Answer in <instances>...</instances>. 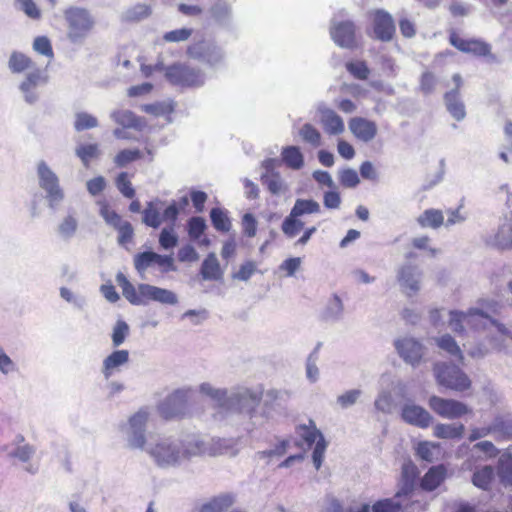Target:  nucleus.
I'll return each instance as SVG.
<instances>
[{
  "mask_svg": "<svg viewBox=\"0 0 512 512\" xmlns=\"http://www.w3.org/2000/svg\"><path fill=\"white\" fill-rule=\"evenodd\" d=\"M117 282L122 289L123 296L133 305H145L150 300L164 304H175L177 302L173 292L149 284H140L136 288L122 274L117 276Z\"/></svg>",
  "mask_w": 512,
  "mask_h": 512,
  "instance_id": "f257e3e1",
  "label": "nucleus"
},
{
  "mask_svg": "<svg viewBox=\"0 0 512 512\" xmlns=\"http://www.w3.org/2000/svg\"><path fill=\"white\" fill-rule=\"evenodd\" d=\"M63 15L67 25V37L71 42H82L93 30L95 21L87 9L69 7Z\"/></svg>",
  "mask_w": 512,
  "mask_h": 512,
  "instance_id": "f03ea898",
  "label": "nucleus"
},
{
  "mask_svg": "<svg viewBox=\"0 0 512 512\" xmlns=\"http://www.w3.org/2000/svg\"><path fill=\"white\" fill-rule=\"evenodd\" d=\"M491 317L479 309H469L466 313L459 311L450 312L449 325L459 336L467 330L480 331L485 329Z\"/></svg>",
  "mask_w": 512,
  "mask_h": 512,
  "instance_id": "7ed1b4c3",
  "label": "nucleus"
},
{
  "mask_svg": "<svg viewBox=\"0 0 512 512\" xmlns=\"http://www.w3.org/2000/svg\"><path fill=\"white\" fill-rule=\"evenodd\" d=\"M434 372L437 383L447 389L463 392L471 387L469 377L456 365L437 363Z\"/></svg>",
  "mask_w": 512,
  "mask_h": 512,
  "instance_id": "20e7f679",
  "label": "nucleus"
},
{
  "mask_svg": "<svg viewBox=\"0 0 512 512\" xmlns=\"http://www.w3.org/2000/svg\"><path fill=\"white\" fill-rule=\"evenodd\" d=\"M296 434L309 448L315 443L312 458L316 469H319L326 449V442L322 433L317 429L313 420L309 424H300L295 429Z\"/></svg>",
  "mask_w": 512,
  "mask_h": 512,
  "instance_id": "39448f33",
  "label": "nucleus"
},
{
  "mask_svg": "<svg viewBox=\"0 0 512 512\" xmlns=\"http://www.w3.org/2000/svg\"><path fill=\"white\" fill-rule=\"evenodd\" d=\"M449 43L463 53L472 54L476 57H486L491 60H496L495 55L492 54L491 45L481 39H465L461 37L457 31L452 30L449 33Z\"/></svg>",
  "mask_w": 512,
  "mask_h": 512,
  "instance_id": "423d86ee",
  "label": "nucleus"
},
{
  "mask_svg": "<svg viewBox=\"0 0 512 512\" xmlns=\"http://www.w3.org/2000/svg\"><path fill=\"white\" fill-rule=\"evenodd\" d=\"M428 406L435 414L445 419H458L471 413V409L463 402L436 395L429 398Z\"/></svg>",
  "mask_w": 512,
  "mask_h": 512,
  "instance_id": "0eeeda50",
  "label": "nucleus"
},
{
  "mask_svg": "<svg viewBox=\"0 0 512 512\" xmlns=\"http://www.w3.org/2000/svg\"><path fill=\"white\" fill-rule=\"evenodd\" d=\"M188 408L187 392L177 390L169 395L159 406V412L164 420L182 418Z\"/></svg>",
  "mask_w": 512,
  "mask_h": 512,
  "instance_id": "6e6552de",
  "label": "nucleus"
},
{
  "mask_svg": "<svg viewBox=\"0 0 512 512\" xmlns=\"http://www.w3.org/2000/svg\"><path fill=\"white\" fill-rule=\"evenodd\" d=\"M329 32L332 40L339 47L352 49L357 46V29L353 21H335Z\"/></svg>",
  "mask_w": 512,
  "mask_h": 512,
  "instance_id": "1a4fd4ad",
  "label": "nucleus"
},
{
  "mask_svg": "<svg viewBox=\"0 0 512 512\" xmlns=\"http://www.w3.org/2000/svg\"><path fill=\"white\" fill-rule=\"evenodd\" d=\"M38 176L39 185L46 191L50 204L60 202L64 198V193L59 186L58 177L43 161L38 164Z\"/></svg>",
  "mask_w": 512,
  "mask_h": 512,
  "instance_id": "9d476101",
  "label": "nucleus"
},
{
  "mask_svg": "<svg viewBox=\"0 0 512 512\" xmlns=\"http://www.w3.org/2000/svg\"><path fill=\"white\" fill-rule=\"evenodd\" d=\"M166 77L175 85L197 86L202 83L199 70L180 63L169 66L166 70Z\"/></svg>",
  "mask_w": 512,
  "mask_h": 512,
  "instance_id": "9b49d317",
  "label": "nucleus"
},
{
  "mask_svg": "<svg viewBox=\"0 0 512 512\" xmlns=\"http://www.w3.org/2000/svg\"><path fill=\"white\" fill-rule=\"evenodd\" d=\"M148 418L149 413L145 409H140L129 418L128 443L131 448H144L146 443L145 427Z\"/></svg>",
  "mask_w": 512,
  "mask_h": 512,
  "instance_id": "f8f14e48",
  "label": "nucleus"
},
{
  "mask_svg": "<svg viewBox=\"0 0 512 512\" xmlns=\"http://www.w3.org/2000/svg\"><path fill=\"white\" fill-rule=\"evenodd\" d=\"M395 347L400 357L412 366L419 364L424 355V347L414 338L398 339Z\"/></svg>",
  "mask_w": 512,
  "mask_h": 512,
  "instance_id": "ddd939ff",
  "label": "nucleus"
},
{
  "mask_svg": "<svg viewBox=\"0 0 512 512\" xmlns=\"http://www.w3.org/2000/svg\"><path fill=\"white\" fill-rule=\"evenodd\" d=\"M418 474V468L412 461L409 460L403 463L401 469L402 488L396 493L395 498H408L415 501V483Z\"/></svg>",
  "mask_w": 512,
  "mask_h": 512,
  "instance_id": "4468645a",
  "label": "nucleus"
},
{
  "mask_svg": "<svg viewBox=\"0 0 512 512\" xmlns=\"http://www.w3.org/2000/svg\"><path fill=\"white\" fill-rule=\"evenodd\" d=\"M157 265L164 271H168L173 266V260L170 256H162L152 251L138 253L134 257L135 269L143 274L149 267Z\"/></svg>",
  "mask_w": 512,
  "mask_h": 512,
  "instance_id": "2eb2a0df",
  "label": "nucleus"
},
{
  "mask_svg": "<svg viewBox=\"0 0 512 512\" xmlns=\"http://www.w3.org/2000/svg\"><path fill=\"white\" fill-rule=\"evenodd\" d=\"M158 465H169L177 462L179 450L167 440H161L148 450Z\"/></svg>",
  "mask_w": 512,
  "mask_h": 512,
  "instance_id": "dca6fc26",
  "label": "nucleus"
},
{
  "mask_svg": "<svg viewBox=\"0 0 512 512\" xmlns=\"http://www.w3.org/2000/svg\"><path fill=\"white\" fill-rule=\"evenodd\" d=\"M373 30L377 39L389 41L395 33V24L390 14L377 10L373 16Z\"/></svg>",
  "mask_w": 512,
  "mask_h": 512,
  "instance_id": "f3484780",
  "label": "nucleus"
},
{
  "mask_svg": "<svg viewBox=\"0 0 512 512\" xmlns=\"http://www.w3.org/2000/svg\"><path fill=\"white\" fill-rule=\"evenodd\" d=\"M351 133L363 142L373 140L377 134V125L374 121L363 117H353L348 121Z\"/></svg>",
  "mask_w": 512,
  "mask_h": 512,
  "instance_id": "a211bd4d",
  "label": "nucleus"
},
{
  "mask_svg": "<svg viewBox=\"0 0 512 512\" xmlns=\"http://www.w3.org/2000/svg\"><path fill=\"white\" fill-rule=\"evenodd\" d=\"M47 81L48 76L41 69L36 68L28 73L20 84V90L24 93L26 101L33 103L37 99L34 93L35 88Z\"/></svg>",
  "mask_w": 512,
  "mask_h": 512,
  "instance_id": "6ab92c4d",
  "label": "nucleus"
},
{
  "mask_svg": "<svg viewBox=\"0 0 512 512\" xmlns=\"http://www.w3.org/2000/svg\"><path fill=\"white\" fill-rule=\"evenodd\" d=\"M401 416L405 422L420 428H428L433 420L429 412L418 405L404 406Z\"/></svg>",
  "mask_w": 512,
  "mask_h": 512,
  "instance_id": "aec40b11",
  "label": "nucleus"
},
{
  "mask_svg": "<svg viewBox=\"0 0 512 512\" xmlns=\"http://www.w3.org/2000/svg\"><path fill=\"white\" fill-rule=\"evenodd\" d=\"M447 470L444 465L432 466L420 480V487L424 491H434L445 480Z\"/></svg>",
  "mask_w": 512,
  "mask_h": 512,
  "instance_id": "412c9836",
  "label": "nucleus"
},
{
  "mask_svg": "<svg viewBox=\"0 0 512 512\" xmlns=\"http://www.w3.org/2000/svg\"><path fill=\"white\" fill-rule=\"evenodd\" d=\"M419 501H411L408 498H396L379 500L372 506L373 512H400L402 509H413L419 505Z\"/></svg>",
  "mask_w": 512,
  "mask_h": 512,
  "instance_id": "4be33fe9",
  "label": "nucleus"
},
{
  "mask_svg": "<svg viewBox=\"0 0 512 512\" xmlns=\"http://www.w3.org/2000/svg\"><path fill=\"white\" fill-rule=\"evenodd\" d=\"M398 280L403 291L408 296L416 294L420 289V283L416 277L415 268L412 266L401 267L398 274Z\"/></svg>",
  "mask_w": 512,
  "mask_h": 512,
  "instance_id": "5701e85b",
  "label": "nucleus"
},
{
  "mask_svg": "<svg viewBox=\"0 0 512 512\" xmlns=\"http://www.w3.org/2000/svg\"><path fill=\"white\" fill-rule=\"evenodd\" d=\"M129 361V352L127 350H116L108 355L103 361L102 372L106 379H109L113 373Z\"/></svg>",
  "mask_w": 512,
  "mask_h": 512,
  "instance_id": "b1692460",
  "label": "nucleus"
},
{
  "mask_svg": "<svg viewBox=\"0 0 512 512\" xmlns=\"http://www.w3.org/2000/svg\"><path fill=\"white\" fill-rule=\"evenodd\" d=\"M321 124L329 135H339L345 130L342 118L333 110H325L321 116Z\"/></svg>",
  "mask_w": 512,
  "mask_h": 512,
  "instance_id": "393cba45",
  "label": "nucleus"
},
{
  "mask_svg": "<svg viewBox=\"0 0 512 512\" xmlns=\"http://www.w3.org/2000/svg\"><path fill=\"white\" fill-rule=\"evenodd\" d=\"M444 102L448 112L457 121H461L466 116L465 105L458 95L457 91H448L444 94Z\"/></svg>",
  "mask_w": 512,
  "mask_h": 512,
  "instance_id": "a878e982",
  "label": "nucleus"
},
{
  "mask_svg": "<svg viewBox=\"0 0 512 512\" xmlns=\"http://www.w3.org/2000/svg\"><path fill=\"white\" fill-rule=\"evenodd\" d=\"M491 425L496 441L512 440L511 416L496 417Z\"/></svg>",
  "mask_w": 512,
  "mask_h": 512,
  "instance_id": "bb28decb",
  "label": "nucleus"
},
{
  "mask_svg": "<svg viewBox=\"0 0 512 512\" xmlns=\"http://www.w3.org/2000/svg\"><path fill=\"white\" fill-rule=\"evenodd\" d=\"M465 431L463 424L438 423L434 426L433 435L439 439H460Z\"/></svg>",
  "mask_w": 512,
  "mask_h": 512,
  "instance_id": "cd10ccee",
  "label": "nucleus"
},
{
  "mask_svg": "<svg viewBox=\"0 0 512 512\" xmlns=\"http://www.w3.org/2000/svg\"><path fill=\"white\" fill-rule=\"evenodd\" d=\"M201 275L206 280H220L223 272L214 253H210L201 265Z\"/></svg>",
  "mask_w": 512,
  "mask_h": 512,
  "instance_id": "c85d7f7f",
  "label": "nucleus"
},
{
  "mask_svg": "<svg viewBox=\"0 0 512 512\" xmlns=\"http://www.w3.org/2000/svg\"><path fill=\"white\" fill-rule=\"evenodd\" d=\"M35 63L32 60L31 57L27 56L26 54L19 52V51H13L10 55L9 61H8V67L13 73H23L25 71H28L34 67Z\"/></svg>",
  "mask_w": 512,
  "mask_h": 512,
  "instance_id": "c756f323",
  "label": "nucleus"
},
{
  "mask_svg": "<svg viewBox=\"0 0 512 512\" xmlns=\"http://www.w3.org/2000/svg\"><path fill=\"white\" fill-rule=\"evenodd\" d=\"M284 164L293 170H299L304 166V157L299 147L286 146L281 152Z\"/></svg>",
  "mask_w": 512,
  "mask_h": 512,
  "instance_id": "7c9ffc66",
  "label": "nucleus"
},
{
  "mask_svg": "<svg viewBox=\"0 0 512 512\" xmlns=\"http://www.w3.org/2000/svg\"><path fill=\"white\" fill-rule=\"evenodd\" d=\"M417 223L422 228L438 229L444 223V215L438 209H426L418 218Z\"/></svg>",
  "mask_w": 512,
  "mask_h": 512,
  "instance_id": "2f4dec72",
  "label": "nucleus"
},
{
  "mask_svg": "<svg viewBox=\"0 0 512 512\" xmlns=\"http://www.w3.org/2000/svg\"><path fill=\"white\" fill-rule=\"evenodd\" d=\"M494 477V468L490 465H486L475 470L472 475V483L474 486L487 491L490 489Z\"/></svg>",
  "mask_w": 512,
  "mask_h": 512,
  "instance_id": "473e14b6",
  "label": "nucleus"
},
{
  "mask_svg": "<svg viewBox=\"0 0 512 512\" xmlns=\"http://www.w3.org/2000/svg\"><path fill=\"white\" fill-rule=\"evenodd\" d=\"M498 476L503 485H512V453L504 451L498 460Z\"/></svg>",
  "mask_w": 512,
  "mask_h": 512,
  "instance_id": "72a5a7b5",
  "label": "nucleus"
},
{
  "mask_svg": "<svg viewBox=\"0 0 512 512\" xmlns=\"http://www.w3.org/2000/svg\"><path fill=\"white\" fill-rule=\"evenodd\" d=\"M233 504V497L221 495L212 498L199 508V512H226Z\"/></svg>",
  "mask_w": 512,
  "mask_h": 512,
  "instance_id": "f704fd0d",
  "label": "nucleus"
},
{
  "mask_svg": "<svg viewBox=\"0 0 512 512\" xmlns=\"http://www.w3.org/2000/svg\"><path fill=\"white\" fill-rule=\"evenodd\" d=\"M112 118L118 125L124 128H140L141 119L130 110H117L112 113Z\"/></svg>",
  "mask_w": 512,
  "mask_h": 512,
  "instance_id": "c9c22d12",
  "label": "nucleus"
},
{
  "mask_svg": "<svg viewBox=\"0 0 512 512\" xmlns=\"http://www.w3.org/2000/svg\"><path fill=\"white\" fill-rule=\"evenodd\" d=\"M440 452V444L429 441L419 442L416 447V455L426 462H433L438 458Z\"/></svg>",
  "mask_w": 512,
  "mask_h": 512,
  "instance_id": "e433bc0d",
  "label": "nucleus"
},
{
  "mask_svg": "<svg viewBox=\"0 0 512 512\" xmlns=\"http://www.w3.org/2000/svg\"><path fill=\"white\" fill-rule=\"evenodd\" d=\"M216 51V47L212 44L206 43L205 40H201L191 44L187 48V54L196 59H208L210 60L211 54Z\"/></svg>",
  "mask_w": 512,
  "mask_h": 512,
  "instance_id": "4c0bfd02",
  "label": "nucleus"
},
{
  "mask_svg": "<svg viewBox=\"0 0 512 512\" xmlns=\"http://www.w3.org/2000/svg\"><path fill=\"white\" fill-rule=\"evenodd\" d=\"M298 216H293V213L283 220L281 229L284 235L288 238H294L304 227V222L299 219Z\"/></svg>",
  "mask_w": 512,
  "mask_h": 512,
  "instance_id": "58836bf2",
  "label": "nucleus"
},
{
  "mask_svg": "<svg viewBox=\"0 0 512 512\" xmlns=\"http://www.w3.org/2000/svg\"><path fill=\"white\" fill-rule=\"evenodd\" d=\"M210 218L213 227L220 232H228L231 228V221L227 213L221 208H212Z\"/></svg>",
  "mask_w": 512,
  "mask_h": 512,
  "instance_id": "ea45409f",
  "label": "nucleus"
},
{
  "mask_svg": "<svg viewBox=\"0 0 512 512\" xmlns=\"http://www.w3.org/2000/svg\"><path fill=\"white\" fill-rule=\"evenodd\" d=\"M320 211V205L314 200L297 199L291 213L293 216L301 217L304 214H313Z\"/></svg>",
  "mask_w": 512,
  "mask_h": 512,
  "instance_id": "a19ab883",
  "label": "nucleus"
},
{
  "mask_svg": "<svg viewBox=\"0 0 512 512\" xmlns=\"http://www.w3.org/2000/svg\"><path fill=\"white\" fill-rule=\"evenodd\" d=\"M436 342L439 348L446 351L451 356H456L460 361L463 360L462 352L451 335L445 334L437 338Z\"/></svg>",
  "mask_w": 512,
  "mask_h": 512,
  "instance_id": "79ce46f5",
  "label": "nucleus"
},
{
  "mask_svg": "<svg viewBox=\"0 0 512 512\" xmlns=\"http://www.w3.org/2000/svg\"><path fill=\"white\" fill-rule=\"evenodd\" d=\"M76 154L81 159L84 166L88 167L90 161L100 155L99 146L96 143L82 144L76 149Z\"/></svg>",
  "mask_w": 512,
  "mask_h": 512,
  "instance_id": "37998d69",
  "label": "nucleus"
},
{
  "mask_svg": "<svg viewBox=\"0 0 512 512\" xmlns=\"http://www.w3.org/2000/svg\"><path fill=\"white\" fill-rule=\"evenodd\" d=\"M346 70L358 80H367L370 74V69L363 60L349 61L345 64Z\"/></svg>",
  "mask_w": 512,
  "mask_h": 512,
  "instance_id": "c03bdc74",
  "label": "nucleus"
},
{
  "mask_svg": "<svg viewBox=\"0 0 512 512\" xmlns=\"http://www.w3.org/2000/svg\"><path fill=\"white\" fill-rule=\"evenodd\" d=\"M299 135L304 142L309 143L313 147H318L321 145V134L310 123H306L301 127L299 130Z\"/></svg>",
  "mask_w": 512,
  "mask_h": 512,
  "instance_id": "a18cd8bd",
  "label": "nucleus"
},
{
  "mask_svg": "<svg viewBox=\"0 0 512 512\" xmlns=\"http://www.w3.org/2000/svg\"><path fill=\"white\" fill-rule=\"evenodd\" d=\"M143 222L152 228H158L162 223V215L153 202H149L143 211Z\"/></svg>",
  "mask_w": 512,
  "mask_h": 512,
  "instance_id": "49530a36",
  "label": "nucleus"
},
{
  "mask_svg": "<svg viewBox=\"0 0 512 512\" xmlns=\"http://www.w3.org/2000/svg\"><path fill=\"white\" fill-rule=\"evenodd\" d=\"M115 185L120 193L129 199L135 197V189L132 186L130 177L127 172H121L115 179Z\"/></svg>",
  "mask_w": 512,
  "mask_h": 512,
  "instance_id": "de8ad7c7",
  "label": "nucleus"
},
{
  "mask_svg": "<svg viewBox=\"0 0 512 512\" xmlns=\"http://www.w3.org/2000/svg\"><path fill=\"white\" fill-rule=\"evenodd\" d=\"M98 205L100 207V215L105 219V221L114 228L119 226L122 222V218L110 207L109 203L106 200H101L98 202Z\"/></svg>",
  "mask_w": 512,
  "mask_h": 512,
  "instance_id": "09e8293b",
  "label": "nucleus"
},
{
  "mask_svg": "<svg viewBox=\"0 0 512 512\" xmlns=\"http://www.w3.org/2000/svg\"><path fill=\"white\" fill-rule=\"evenodd\" d=\"M142 157L139 149H124L117 153L114 162L118 167H124L127 164L136 161Z\"/></svg>",
  "mask_w": 512,
  "mask_h": 512,
  "instance_id": "8fccbe9b",
  "label": "nucleus"
},
{
  "mask_svg": "<svg viewBox=\"0 0 512 512\" xmlns=\"http://www.w3.org/2000/svg\"><path fill=\"white\" fill-rule=\"evenodd\" d=\"M437 77L431 71H424L419 78V90L425 94H431L434 92L437 85Z\"/></svg>",
  "mask_w": 512,
  "mask_h": 512,
  "instance_id": "3c124183",
  "label": "nucleus"
},
{
  "mask_svg": "<svg viewBox=\"0 0 512 512\" xmlns=\"http://www.w3.org/2000/svg\"><path fill=\"white\" fill-rule=\"evenodd\" d=\"M98 126V120L95 116L86 112L76 114L74 127L77 131H83Z\"/></svg>",
  "mask_w": 512,
  "mask_h": 512,
  "instance_id": "603ef678",
  "label": "nucleus"
},
{
  "mask_svg": "<svg viewBox=\"0 0 512 512\" xmlns=\"http://www.w3.org/2000/svg\"><path fill=\"white\" fill-rule=\"evenodd\" d=\"M495 243L505 249L512 246V224L503 225L495 235Z\"/></svg>",
  "mask_w": 512,
  "mask_h": 512,
  "instance_id": "864d4df0",
  "label": "nucleus"
},
{
  "mask_svg": "<svg viewBox=\"0 0 512 512\" xmlns=\"http://www.w3.org/2000/svg\"><path fill=\"white\" fill-rule=\"evenodd\" d=\"M33 49L49 59L54 57L51 41L46 36H37L33 41Z\"/></svg>",
  "mask_w": 512,
  "mask_h": 512,
  "instance_id": "5fc2aeb1",
  "label": "nucleus"
},
{
  "mask_svg": "<svg viewBox=\"0 0 512 512\" xmlns=\"http://www.w3.org/2000/svg\"><path fill=\"white\" fill-rule=\"evenodd\" d=\"M206 229L205 220L202 217H192L188 221V234L191 239L198 240Z\"/></svg>",
  "mask_w": 512,
  "mask_h": 512,
  "instance_id": "6e6d98bb",
  "label": "nucleus"
},
{
  "mask_svg": "<svg viewBox=\"0 0 512 512\" xmlns=\"http://www.w3.org/2000/svg\"><path fill=\"white\" fill-rule=\"evenodd\" d=\"M129 333V326L125 321H118L113 329L112 343L114 347L120 346Z\"/></svg>",
  "mask_w": 512,
  "mask_h": 512,
  "instance_id": "4d7b16f0",
  "label": "nucleus"
},
{
  "mask_svg": "<svg viewBox=\"0 0 512 512\" xmlns=\"http://www.w3.org/2000/svg\"><path fill=\"white\" fill-rule=\"evenodd\" d=\"M193 33L190 28H180L164 33L163 40L165 42H182L188 40Z\"/></svg>",
  "mask_w": 512,
  "mask_h": 512,
  "instance_id": "13d9d810",
  "label": "nucleus"
},
{
  "mask_svg": "<svg viewBox=\"0 0 512 512\" xmlns=\"http://www.w3.org/2000/svg\"><path fill=\"white\" fill-rule=\"evenodd\" d=\"M430 244L431 239L428 236L416 237L412 239L411 242L413 248L417 250L426 251L430 257H435L438 254L439 250L432 247Z\"/></svg>",
  "mask_w": 512,
  "mask_h": 512,
  "instance_id": "bf43d9fd",
  "label": "nucleus"
},
{
  "mask_svg": "<svg viewBox=\"0 0 512 512\" xmlns=\"http://www.w3.org/2000/svg\"><path fill=\"white\" fill-rule=\"evenodd\" d=\"M119 232V238L118 241L120 244L125 245L132 241L133 239V227L132 225L127 221H122L119 226L115 227Z\"/></svg>",
  "mask_w": 512,
  "mask_h": 512,
  "instance_id": "052dcab7",
  "label": "nucleus"
},
{
  "mask_svg": "<svg viewBox=\"0 0 512 512\" xmlns=\"http://www.w3.org/2000/svg\"><path fill=\"white\" fill-rule=\"evenodd\" d=\"M178 237L172 229L168 230L164 228L159 236V243L162 248L170 249L177 245Z\"/></svg>",
  "mask_w": 512,
  "mask_h": 512,
  "instance_id": "680f3d73",
  "label": "nucleus"
},
{
  "mask_svg": "<svg viewBox=\"0 0 512 512\" xmlns=\"http://www.w3.org/2000/svg\"><path fill=\"white\" fill-rule=\"evenodd\" d=\"M86 187L92 196H97L106 188V180L103 176H97L87 181Z\"/></svg>",
  "mask_w": 512,
  "mask_h": 512,
  "instance_id": "e2e57ef3",
  "label": "nucleus"
},
{
  "mask_svg": "<svg viewBox=\"0 0 512 512\" xmlns=\"http://www.w3.org/2000/svg\"><path fill=\"white\" fill-rule=\"evenodd\" d=\"M261 179L272 194H278L281 191L282 183L278 173H272L270 176L263 175Z\"/></svg>",
  "mask_w": 512,
  "mask_h": 512,
  "instance_id": "0e129e2a",
  "label": "nucleus"
},
{
  "mask_svg": "<svg viewBox=\"0 0 512 512\" xmlns=\"http://www.w3.org/2000/svg\"><path fill=\"white\" fill-rule=\"evenodd\" d=\"M473 449L482 452L487 459L495 458L499 453V450L491 441L478 442L473 446Z\"/></svg>",
  "mask_w": 512,
  "mask_h": 512,
  "instance_id": "69168bd1",
  "label": "nucleus"
},
{
  "mask_svg": "<svg viewBox=\"0 0 512 512\" xmlns=\"http://www.w3.org/2000/svg\"><path fill=\"white\" fill-rule=\"evenodd\" d=\"M255 270V263L252 261H247L240 266L239 270L234 273L233 277L238 280L246 281L254 274Z\"/></svg>",
  "mask_w": 512,
  "mask_h": 512,
  "instance_id": "338daca9",
  "label": "nucleus"
},
{
  "mask_svg": "<svg viewBox=\"0 0 512 512\" xmlns=\"http://www.w3.org/2000/svg\"><path fill=\"white\" fill-rule=\"evenodd\" d=\"M360 394L361 391L358 389L349 390L343 393L342 395L338 396L337 401L341 407L347 408L348 406L353 405L357 401Z\"/></svg>",
  "mask_w": 512,
  "mask_h": 512,
  "instance_id": "774afa93",
  "label": "nucleus"
}]
</instances>
